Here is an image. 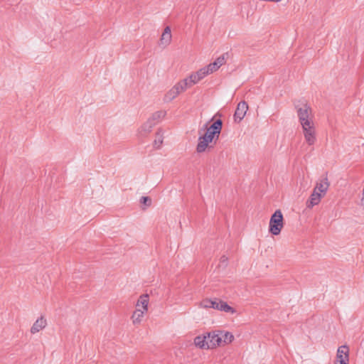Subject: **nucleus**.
I'll use <instances>...</instances> for the list:
<instances>
[{"mask_svg":"<svg viewBox=\"0 0 364 364\" xmlns=\"http://www.w3.org/2000/svg\"><path fill=\"white\" fill-rule=\"evenodd\" d=\"M304 139L309 146L316 141V129L311 107L306 102L295 106Z\"/></svg>","mask_w":364,"mask_h":364,"instance_id":"obj_1","label":"nucleus"},{"mask_svg":"<svg viewBox=\"0 0 364 364\" xmlns=\"http://www.w3.org/2000/svg\"><path fill=\"white\" fill-rule=\"evenodd\" d=\"M284 227V218L280 210H277L271 216L269 231L273 235H278Z\"/></svg>","mask_w":364,"mask_h":364,"instance_id":"obj_2","label":"nucleus"},{"mask_svg":"<svg viewBox=\"0 0 364 364\" xmlns=\"http://www.w3.org/2000/svg\"><path fill=\"white\" fill-rule=\"evenodd\" d=\"M222 127L223 122L220 119H218L214 122L213 124L209 127H208L207 124H205V129H206V132L203 136H205L209 141L212 142L215 137L218 139L222 130Z\"/></svg>","mask_w":364,"mask_h":364,"instance_id":"obj_3","label":"nucleus"},{"mask_svg":"<svg viewBox=\"0 0 364 364\" xmlns=\"http://www.w3.org/2000/svg\"><path fill=\"white\" fill-rule=\"evenodd\" d=\"M334 364H349V348L347 346L338 348Z\"/></svg>","mask_w":364,"mask_h":364,"instance_id":"obj_4","label":"nucleus"},{"mask_svg":"<svg viewBox=\"0 0 364 364\" xmlns=\"http://www.w3.org/2000/svg\"><path fill=\"white\" fill-rule=\"evenodd\" d=\"M220 334V331H211L206 333L207 340L208 341L209 349L215 348L218 346H222V341Z\"/></svg>","mask_w":364,"mask_h":364,"instance_id":"obj_5","label":"nucleus"},{"mask_svg":"<svg viewBox=\"0 0 364 364\" xmlns=\"http://www.w3.org/2000/svg\"><path fill=\"white\" fill-rule=\"evenodd\" d=\"M329 186L330 182L328 181L327 174H325L322 178L318 180L314 190L318 192L319 193H321L324 196Z\"/></svg>","mask_w":364,"mask_h":364,"instance_id":"obj_6","label":"nucleus"},{"mask_svg":"<svg viewBox=\"0 0 364 364\" xmlns=\"http://www.w3.org/2000/svg\"><path fill=\"white\" fill-rule=\"evenodd\" d=\"M248 110V105L246 102L242 101L238 103L235 114L234 119L237 122H240L245 117L247 111Z\"/></svg>","mask_w":364,"mask_h":364,"instance_id":"obj_7","label":"nucleus"},{"mask_svg":"<svg viewBox=\"0 0 364 364\" xmlns=\"http://www.w3.org/2000/svg\"><path fill=\"white\" fill-rule=\"evenodd\" d=\"M172 35L171 28L169 26H166L160 38L159 46L162 48H166L171 43Z\"/></svg>","mask_w":364,"mask_h":364,"instance_id":"obj_8","label":"nucleus"},{"mask_svg":"<svg viewBox=\"0 0 364 364\" xmlns=\"http://www.w3.org/2000/svg\"><path fill=\"white\" fill-rule=\"evenodd\" d=\"M323 197V196L321 193L314 190L309 200L306 201V207L308 208H312L321 202Z\"/></svg>","mask_w":364,"mask_h":364,"instance_id":"obj_9","label":"nucleus"},{"mask_svg":"<svg viewBox=\"0 0 364 364\" xmlns=\"http://www.w3.org/2000/svg\"><path fill=\"white\" fill-rule=\"evenodd\" d=\"M149 296L147 294H141L136 304V309L141 308V310L148 311Z\"/></svg>","mask_w":364,"mask_h":364,"instance_id":"obj_10","label":"nucleus"},{"mask_svg":"<svg viewBox=\"0 0 364 364\" xmlns=\"http://www.w3.org/2000/svg\"><path fill=\"white\" fill-rule=\"evenodd\" d=\"M47 325L46 320L43 317L38 318L33 324L31 328V333L35 334L40 331L43 330Z\"/></svg>","mask_w":364,"mask_h":364,"instance_id":"obj_11","label":"nucleus"},{"mask_svg":"<svg viewBox=\"0 0 364 364\" xmlns=\"http://www.w3.org/2000/svg\"><path fill=\"white\" fill-rule=\"evenodd\" d=\"M194 344L200 349H209L206 333L196 336L194 338Z\"/></svg>","mask_w":364,"mask_h":364,"instance_id":"obj_12","label":"nucleus"},{"mask_svg":"<svg viewBox=\"0 0 364 364\" xmlns=\"http://www.w3.org/2000/svg\"><path fill=\"white\" fill-rule=\"evenodd\" d=\"M147 311L141 310V308L136 309L135 311L133 312V314L131 317L133 324L134 325L140 324L142 321L144 314Z\"/></svg>","mask_w":364,"mask_h":364,"instance_id":"obj_13","label":"nucleus"},{"mask_svg":"<svg viewBox=\"0 0 364 364\" xmlns=\"http://www.w3.org/2000/svg\"><path fill=\"white\" fill-rule=\"evenodd\" d=\"M154 126L153 122L148 119L139 129V134L141 136H146L151 132Z\"/></svg>","mask_w":364,"mask_h":364,"instance_id":"obj_14","label":"nucleus"},{"mask_svg":"<svg viewBox=\"0 0 364 364\" xmlns=\"http://www.w3.org/2000/svg\"><path fill=\"white\" fill-rule=\"evenodd\" d=\"M211 141H209L205 136H200L198 138V143L196 146V151L198 153H202L205 151L208 147V144Z\"/></svg>","mask_w":364,"mask_h":364,"instance_id":"obj_15","label":"nucleus"},{"mask_svg":"<svg viewBox=\"0 0 364 364\" xmlns=\"http://www.w3.org/2000/svg\"><path fill=\"white\" fill-rule=\"evenodd\" d=\"M164 141V132L161 129H159L155 135L153 146L155 149H159L161 147Z\"/></svg>","mask_w":364,"mask_h":364,"instance_id":"obj_16","label":"nucleus"},{"mask_svg":"<svg viewBox=\"0 0 364 364\" xmlns=\"http://www.w3.org/2000/svg\"><path fill=\"white\" fill-rule=\"evenodd\" d=\"M219 336H220V338H221L222 346L230 343L234 339L233 335L231 333L228 332V331L225 332V331H220Z\"/></svg>","mask_w":364,"mask_h":364,"instance_id":"obj_17","label":"nucleus"},{"mask_svg":"<svg viewBox=\"0 0 364 364\" xmlns=\"http://www.w3.org/2000/svg\"><path fill=\"white\" fill-rule=\"evenodd\" d=\"M173 87L178 95L181 92H184L188 86L186 80H183L176 83Z\"/></svg>","mask_w":364,"mask_h":364,"instance_id":"obj_18","label":"nucleus"},{"mask_svg":"<svg viewBox=\"0 0 364 364\" xmlns=\"http://www.w3.org/2000/svg\"><path fill=\"white\" fill-rule=\"evenodd\" d=\"M218 310L221 311H225L227 313H231L232 314L236 312V311L232 307L229 306L226 302L221 301V300L219 303V306H218Z\"/></svg>","mask_w":364,"mask_h":364,"instance_id":"obj_19","label":"nucleus"},{"mask_svg":"<svg viewBox=\"0 0 364 364\" xmlns=\"http://www.w3.org/2000/svg\"><path fill=\"white\" fill-rule=\"evenodd\" d=\"M165 112L164 111H158L154 112L151 117L149 119V121H151L154 125H156L159 121L164 118L165 116Z\"/></svg>","mask_w":364,"mask_h":364,"instance_id":"obj_20","label":"nucleus"},{"mask_svg":"<svg viewBox=\"0 0 364 364\" xmlns=\"http://www.w3.org/2000/svg\"><path fill=\"white\" fill-rule=\"evenodd\" d=\"M178 96V94L172 87L171 90H169L164 95V102H168L174 100Z\"/></svg>","mask_w":364,"mask_h":364,"instance_id":"obj_21","label":"nucleus"},{"mask_svg":"<svg viewBox=\"0 0 364 364\" xmlns=\"http://www.w3.org/2000/svg\"><path fill=\"white\" fill-rule=\"evenodd\" d=\"M184 80H186L188 87H191L200 81L195 73L190 75L189 77L184 79Z\"/></svg>","mask_w":364,"mask_h":364,"instance_id":"obj_22","label":"nucleus"},{"mask_svg":"<svg viewBox=\"0 0 364 364\" xmlns=\"http://www.w3.org/2000/svg\"><path fill=\"white\" fill-rule=\"evenodd\" d=\"M196 75H197V77L198 79H199V80H201L202 79H203L206 75H208V71L206 70L205 68H203L201 69H200L199 70H198L197 72L195 73Z\"/></svg>","mask_w":364,"mask_h":364,"instance_id":"obj_23","label":"nucleus"},{"mask_svg":"<svg viewBox=\"0 0 364 364\" xmlns=\"http://www.w3.org/2000/svg\"><path fill=\"white\" fill-rule=\"evenodd\" d=\"M208 71V75L218 70L220 68L215 63V62L210 63L208 66L205 67Z\"/></svg>","mask_w":364,"mask_h":364,"instance_id":"obj_24","label":"nucleus"},{"mask_svg":"<svg viewBox=\"0 0 364 364\" xmlns=\"http://www.w3.org/2000/svg\"><path fill=\"white\" fill-rule=\"evenodd\" d=\"M211 300L209 299L202 300L199 304V307L204 309L211 308Z\"/></svg>","mask_w":364,"mask_h":364,"instance_id":"obj_25","label":"nucleus"},{"mask_svg":"<svg viewBox=\"0 0 364 364\" xmlns=\"http://www.w3.org/2000/svg\"><path fill=\"white\" fill-rule=\"evenodd\" d=\"M140 203L141 204H144V205H146V207H149L151 205V200L149 197L148 196H142L141 198H140Z\"/></svg>","mask_w":364,"mask_h":364,"instance_id":"obj_26","label":"nucleus"},{"mask_svg":"<svg viewBox=\"0 0 364 364\" xmlns=\"http://www.w3.org/2000/svg\"><path fill=\"white\" fill-rule=\"evenodd\" d=\"M214 62L220 68L225 63V55H220Z\"/></svg>","mask_w":364,"mask_h":364,"instance_id":"obj_27","label":"nucleus"},{"mask_svg":"<svg viewBox=\"0 0 364 364\" xmlns=\"http://www.w3.org/2000/svg\"><path fill=\"white\" fill-rule=\"evenodd\" d=\"M220 301V300L218 299H212L211 300V308L218 310Z\"/></svg>","mask_w":364,"mask_h":364,"instance_id":"obj_28","label":"nucleus"},{"mask_svg":"<svg viewBox=\"0 0 364 364\" xmlns=\"http://www.w3.org/2000/svg\"><path fill=\"white\" fill-rule=\"evenodd\" d=\"M228 257L225 256V255H223L221 256V257L220 258V262L221 264H223L224 265H226L227 264V262H228Z\"/></svg>","mask_w":364,"mask_h":364,"instance_id":"obj_29","label":"nucleus"}]
</instances>
